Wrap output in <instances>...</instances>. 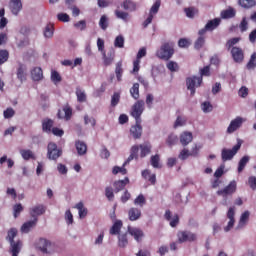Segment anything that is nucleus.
Masks as SVG:
<instances>
[{
	"label": "nucleus",
	"instance_id": "obj_1",
	"mask_svg": "<svg viewBox=\"0 0 256 256\" xmlns=\"http://www.w3.org/2000/svg\"><path fill=\"white\" fill-rule=\"evenodd\" d=\"M199 77L193 76L186 79L187 89L191 92V95H195V87H201V83H203V77H209L211 75V68L209 66H205L200 69Z\"/></svg>",
	"mask_w": 256,
	"mask_h": 256
},
{
	"label": "nucleus",
	"instance_id": "obj_2",
	"mask_svg": "<svg viewBox=\"0 0 256 256\" xmlns=\"http://www.w3.org/2000/svg\"><path fill=\"white\" fill-rule=\"evenodd\" d=\"M133 159H139V147L138 146H132L131 150H130V155L129 157L126 159V161L123 163L122 167L119 166H114L112 169V173L113 175H119V173H121V175H127V165H129V163H131V161H133Z\"/></svg>",
	"mask_w": 256,
	"mask_h": 256
},
{
	"label": "nucleus",
	"instance_id": "obj_3",
	"mask_svg": "<svg viewBox=\"0 0 256 256\" xmlns=\"http://www.w3.org/2000/svg\"><path fill=\"white\" fill-rule=\"evenodd\" d=\"M237 191V181L232 180L224 189L218 190L217 195L219 197H223L224 201L222 202V205L227 207L229 205L227 203V197H232L234 193Z\"/></svg>",
	"mask_w": 256,
	"mask_h": 256
},
{
	"label": "nucleus",
	"instance_id": "obj_4",
	"mask_svg": "<svg viewBox=\"0 0 256 256\" xmlns=\"http://www.w3.org/2000/svg\"><path fill=\"white\" fill-rule=\"evenodd\" d=\"M174 54L175 50L173 49V43L166 42L156 52V57H158V59H163L164 61H169V59H171V57H173Z\"/></svg>",
	"mask_w": 256,
	"mask_h": 256
},
{
	"label": "nucleus",
	"instance_id": "obj_5",
	"mask_svg": "<svg viewBox=\"0 0 256 256\" xmlns=\"http://www.w3.org/2000/svg\"><path fill=\"white\" fill-rule=\"evenodd\" d=\"M145 111V101L138 100L131 108L130 115L135 118L136 123H141V115Z\"/></svg>",
	"mask_w": 256,
	"mask_h": 256
},
{
	"label": "nucleus",
	"instance_id": "obj_6",
	"mask_svg": "<svg viewBox=\"0 0 256 256\" xmlns=\"http://www.w3.org/2000/svg\"><path fill=\"white\" fill-rule=\"evenodd\" d=\"M239 149H241V142H238L235 146H233L232 149H222L221 151V157L222 161L225 163V161H231L235 155L239 152Z\"/></svg>",
	"mask_w": 256,
	"mask_h": 256
},
{
	"label": "nucleus",
	"instance_id": "obj_7",
	"mask_svg": "<svg viewBox=\"0 0 256 256\" xmlns=\"http://www.w3.org/2000/svg\"><path fill=\"white\" fill-rule=\"evenodd\" d=\"M177 238L179 243H193V241H197V234L187 230L179 231Z\"/></svg>",
	"mask_w": 256,
	"mask_h": 256
},
{
	"label": "nucleus",
	"instance_id": "obj_8",
	"mask_svg": "<svg viewBox=\"0 0 256 256\" xmlns=\"http://www.w3.org/2000/svg\"><path fill=\"white\" fill-rule=\"evenodd\" d=\"M48 159H52V161H57L58 157H61V155H63V151H61V149H59L57 147V144H55L54 142H50L48 144Z\"/></svg>",
	"mask_w": 256,
	"mask_h": 256
},
{
	"label": "nucleus",
	"instance_id": "obj_9",
	"mask_svg": "<svg viewBox=\"0 0 256 256\" xmlns=\"http://www.w3.org/2000/svg\"><path fill=\"white\" fill-rule=\"evenodd\" d=\"M147 55V48H141L138 53L136 59L133 61V70L132 73H139V65L141 63V59Z\"/></svg>",
	"mask_w": 256,
	"mask_h": 256
},
{
	"label": "nucleus",
	"instance_id": "obj_10",
	"mask_svg": "<svg viewBox=\"0 0 256 256\" xmlns=\"http://www.w3.org/2000/svg\"><path fill=\"white\" fill-rule=\"evenodd\" d=\"M128 233L129 235H131V237H134L137 243H141V240L143 239V237H145V233L143 232V230L137 227L128 226Z\"/></svg>",
	"mask_w": 256,
	"mask_h": 256
},
{
	"label": "nucleus",
	"instance_id": "obj_11",
	"mask_svg": "<svg viewBox=\"0 0 256 256\" xmlns=\"http://www.w3.org/2000/svg\"><path fill=\"white\" fill-rule=\"evenodd\" d=\"M230 53L235 63H243V59H245L243 49H241L240 47H232V49L230 50Z\"/></svg>",
	"mask_w": 256,
	"mask_h": 256
},
{
	"label": "nucleus",
	"instance_id": "obj_12",
	"mask_svg": "<svg viewBox=\"0 0 256 256\" xmlns=\"http://www.w3.org/2000/svg\"><path fill=\"white\" fill-rule=\"evenodd\" d=\"M227 219H229V222L227 226L224 228V231L228 233L230 229H233L235 225V206H232L228 209L227 212Z\"/></svg>",
	"mask_w": 256,
	"mask_h": 256
},
{
	"label": "nucleus",
	"instance_id": "obj_13",
	"mask_svg": "<svg viewBox=\"0 0 256 256\" xmlns=\"http://www.w3.org/2000/svg\"><path fill=\"white\" fill-rule=\"evenodd\" d=\"M241 125H243V118L237 117L230 122V125L227 128V133H235V131H237Z\"/></svg>",
	"mask_w": 256,
	"mask_h": 256
},
{
	"label": "nucleus",
	"instance_id": "obj_14",
	"mask_svg": "<svg viewBox=\"0 0 256 256\" xmlns=\"http://www.w3.org/2000/svg\"><path fill=\"white\" fill-rule=\"evenodd\" d=\"M122 9L124 11H128V13H133L134 11H137V3L133 0H124L121 3Z\"/></svg>",
	"mask_w": 256,
	"mask_h": 256
},
{
	"label": "nucleus",
	"instance_id": "obj_15",
	"mask_svg": "<svg viewBox=\"0 0 256 256\" xmlns=\"http://www.w3.org/2000/svg\"><path fill=\"white\" fill-rule=\"evenodd\" d=\"M193 141V133L189 131H184L180 134V143L183 147H187L189 143Z\"/></svg>",
	"mask_w": 256,
	"mask_h": 256
},
{
	"label": "nucleus",
	"instance_id": "obj_16",
	"mask_svg": "<svg viewBox=\"0 0 256 256\" xmlns=\"http://www.w3.org/2000/svg\"><path fill=\"white\" fill-rule=\"evenodd\" d=\"M129 185V177H125L124 180H118L113 183L115 193H119V191H123L125 187Z\"/></svg>",
	"mask_w": 256,
	"mask_h": 256
},
{
	"label": "nucleus",
	"instance_id": "obj_17",
	"mask_svg": "<svg viewBox=\"0 0 256 256\" xmlns=\"http://www.w3.org/2000/svg\"><path fill=\"white\" fill-rule=\"evenodd\" d=\"M130 133L134 139H141V135H143V127H141V123H137L130 128Z\"/></svg>",
	"mask_w": 256,
	"mask_h": 256
},
{
	"label": "nucleus",
	"instance_id": "obj_18",
	"mask_svg": "<svg viewBox=\"0 0 256 256\" xmlns=\"http://www.w3.org/2000/svg\"><path fill=\"white\" fill-rule=\"evenodd\" d=\"M9 7L13 15H19V11L23 9V4L21 3V0H11Z\"/></svg>",
	"mask_w": 256,
	"mask_h": 256
},
{
	"label": "nucleus",
	"instance_id": "obj_19",
	"mask_svg": "<svg viewBox=\"0 0 256 256\" xmlns=\"http://www.w3.org/2000/svg\"><path fill=\"white\" fill-rule=\"evenodd\" d=\"M102 55L105 67H109L115 61V50H110L107 54L102 52Z\"/></svg>",
	"mask_w": 256,
	"mask_h": 256
},
{
	"label": "nucleus",
	"instance_id": "obj_20",
	"mask_svg": "<svg viewBox=\"0 0 256 256\" xmlns=\"http://www.w3.org/2000/svg\"><path fill=\"white\" fill-rule=\"evenodd\" d=\"M45 211H46L45 206L37 205V206H34L32 209H30V216L33 219H37L40 215L45 214Z\"/></svg>",
	"mask_w": 256,
	"mask_h": 256
},
{
	"label": "nucleus",
	"instance_id": "obj_21",
	"mask_svg": "<svg viewBox=\"0 0 256 256\" xmlns=\"http://www.w3.org/2000/svg\"><path fill=\"white\" fill-rule=\"evenodd\" d=\"M10 253L12 256H19V253H21V247H23V242L20 240H17L16 242H10Z\"/></svg>",
	"mask_w": 256,
	"mask_h": 256
},
{
	"label": "nucleus",
	"instance_id": "obj_22",
	"mask_svg": "<svg viewBox=\"0 0 256 256\" xmlns=\"http://www.w3.org/2000/svg\"><path fill=\"white\" fill-rule=\"evenodd\" d=\"M134 147H138V151L140 149V157L143 159L144 157H147V155H149V153H151V144L149 143H144V144H140L139 146L134 145Z\"/></svg>",
	"mask_w": 256,
	"mask_h": 256
},
{
	"label": "nucleus",
	"instance_id": "obj_23",
	"mask_svg": "<svg viewBox=\"0 0 256 256\" xmlns=\"http://www.w3.org/2000/svg\"><path fill=\"white\" fill-rule=\"evenodd\" d=\"M39 249L40 251H42V253H51V251H49V249H51V242H49L47 239L45 238H41L39 240Z\"/></svg>",
	"mask_w": 256,
	"mask_h": 256
},
{
	"label": "nucleus",
	"instance_id": "obj_24",
	"mask_svg": "<svg viewBox=\"0 0 256 256\" xmlns=\"http://www.w3.org/2000/svg\"><path fill=\"white\" fill-rule=\"evenodd\" d=\"M38 221H39V219L35 218L33 220H30V221L24 223L21 227V232L22 233H29L31 231V229H33V227H35V225H37Z\"/></svg>",
	"mask_w": 256,
	"mask_h": 256
},
{
	"label": "nucleus",
	"instance_id": "obj_25",
	"mask_svg": "<svg viewBox=\"0 0 256 256\" xmlns=\"http://www.w3.org/2000/svg\"><path fill=\"white\" fill-rule=\"evenodd\" d=\"M128 217L130 221H137L138 219H141V209L130 208L128 211Z\"/></svg>",
	"mask_w": 256,
	"mask_h": 256
},
{
	"label": "nucleus",
	"instance_id": "obj_26",
	"mask_svg": "<svg viewBox=\"0 0 256 256\" xmlns=\"http://www.w3.org/2000/svg\"><path fill=\"white\" fill-rule=\"evenodd\" d=\"M31 78L33 81H41L43 79V69L41 67H34L31 71Z\"/></svg>",
	"mask_w": 256,
	"mask_h": 256
},
{
	"label": "nucleus",
	"instance_id": "obj_27",
	"mask_svg": "<svg viewBox=\"0 0 256 256\" xmlns=\"http://www.w3.org/2000/svg\"><path fill=\"white\" fill-rule=\"evenodd\" d=\"M219 25H221V18H214L213 20H209L205 27L208 31H215Z\"/></svg>",
	"mask_w": 256,
	"mask_h": 256
},
{
	"label": "nucleus",
	"instance_id": "obj_28",
	"mask_svg": "<svg viewBox=\"0 0 256 256\" xmlns=\"http://www.w3.org/2000/svg\"><path fill=\"white\" fill-rule=\"evenodd\" d=\"M75 147L78 155H87V144H85V142L77 140L75 142Z\"/></svg>",
	"mask_w": 256,
	"mask_h": 256
},
{
	"label": "nucleus",
	"instance_id": "obj_29",
	"mask_svg": "<svg viewBox=\"0 0 256 256\" xmlns=\"http://www.w3.org/2000/svg\"><path fill=\"white\" fill-rule=\"evenodd\" d=\"M123 227V222L121 220H118L114 222L112 227L110 228V235H119L121 233V228Z\"/></svg>",
	"mask_w": 256,
	"mask_h": 256
},
{
	"label": "nucleus",
	"instance_id": "obj_30",
	"mask_svg": "<svg viewBox=\"0 0 256 256\" xmlns=\"http://www.w3.org/2000/svg\"><path fill=\"white\" fill-rule=\"evenodd\" d=\"M142 177L144 179H148L151 185H155V183H157V176L155 174H151V171L147 169L142 171Z\"/></svg>",
	"mask_w": 256,
	"mask_h": 256
},
{
	"label": "nucleus",
	"instance_id": "obj_31",
	"mask_svg": "<svg viewBox=\"0 0 256 256\" xmlns=\"http://www.w3.org/2000/svg\"><path fill=\"white\" fill-rule=\"evenodd\" d=\"M235 15H237V12L233 8H228L221 12L220 17L222 19H233Z\"/></svg>",
	"mask_w": 256,
	"mask_h": 256
},
{
	"label": "nucleus",
	"instance_id": "obj_32",
	"mask_svg": "<svg viewBox=\"0 0 256 256\" xmlns=\"http://www.w3.org/2000/svg\"><path fill=\"white\" fill-rule=\"evenodd\" d=\"M53 120L51 119H44L42 122V130L44 133H51L53 130Z\"/></svg>",
	"mask_w": 256,
	"mask_h": 256
},
{
	"label": "nucleus",
	"instance_id": "obj_33",
	"mask_svg": "<svg viewBox=\"0 0 256 256\" xmlns=\"http://www.w3.org/2000/svg\"><path fill=\"white\" fill-rule=\"evenodd\" d=\"M17 79H19L20 83L27 81V73H25V66H23V64L18 67Z\"/></svg>",
	"mask_w": 256,
	"mask_h": 256
},
{
	"label": "nucleus",
	"instance_id": "obj_34",
	"mask_svg": "<svg viewBox=\"0 0 256 256\" xmlns=\"http://www.w3.org/2000/svg\"><path fill=\"white\" fill-rule=\"evenodd\" d=\"M250 215L251 214L249 213V211H245L244 213L241 214L239 224H238L239 228H243L247 225Z\"/></svg>",
	"mask_w": 256,
	"mask_h": 256
},
{
	"label": "nucleus",
	"instance_id": "obj_35",
	"mask_svg": "<svg viewBox=\"0 0 256 256\" xmlns=\"http://www.w3.org/2000/svg\"><path fill=\"white\" fill-rule=\"evenodd\" d=\"M76 209H78L80 219H85L87 217L88 211H87V208H85V206L83 205V202L77 203Z\"/></svg>",
	"mask_w": 256,
	"mask_h": 256
},
{
	"label": "nucleus",
	"instance_id": "obj_36",
	"mask_svg": "<svg viewBox=\"0 0 256 256\" xmlns=\"http://www.w3.org/2000/svg\"><path fill=\"white\" fill-rule=\"evenodd\" d=\"M115 15L117 19H122L125 23H127L131 17V15L128 14V12L121 11V10H115Z\"/></svg>",
	"mask_w": 256,
	"mask_h": 256
},
{
	"label": "nucleus",
	"instance_id": "obj_37",
	"mask_svg": "<svg viewBox=\"0 0 256 256\" xmlns=\"http://www.w3.org/2000/svg\"><path fill=\"white\" fill-rule=\"evenodd\" d=\"M76 96H77V101L79 103H85L87 101V94H85V91H83L81 88H76Z\"/></svg>",
	"mask_w": 256,
	"mask_h": 256
},
{
	"label": "nucleus",
	"instance_id": "obj_38",
	"mask_svg": "<svg viewBox=\"0 0 256 256\" xmlns=\"http://www.w3.org/2000/svg\"><path fill=\"white\" fill-rule=\"evenodd\" d=\"M20 154L22 155V158L25 161H29V159H35V155L33 154V151H31L29 149L20 150Z\"/></svg>",
	"mask_w": 256,
	"mask_h": 256
},
{
	"label": "nucleus",
	"instance_id": "obj_39",
	"mask_svg": "<svg viewBox=\"0 0 256 256\" xmlns=\"http://www.w3.org/2000/svg\"><path fill=\"white\" fill-rule=\"evenodd\" d=\"M249 163V156H244L240 159L238 163V173H243L246 165Z\"/></svg>",
	"mask_w": 256,
	"mask_h": 256
},
{
	"label": "nucleus",
	"instance_id": "obj_40",
	"mask_svg": "<svg viewBox=\"0 0 256 256\" xmlns=\"http://www.w3.org/2000/svg\"><path fill=\"white\" fill-rule=\"evenodd\" d=\"M54 31H55V28L53 24H47L44 29V37H46L47 39H51V37H53Z\"/></svg>",
	"mask_w": 256,
	"mask_h": 256
},
{
	"label": "nucleus",
	"instance_id": "obj_41",
	"mask_svg": "<svg viewBox=\"0 0 256 256\" xmlns=\"http://www.w3.org/2000/svg\"><path fill=\"white\" fill-rule=\"evenodd\" d=\"M240 41H241L240 37H234V38H231V39L227 40L226 49L228 51L233 49V47H235V45H237V43H239Z\"/></svg>",
	"mask_w": 256,
	"mask_h": 256
},
{
	"label": "nucleus",
	"instance_id": "obj_42",
	"mask_svg": "<svg viewBox=\"0 0 256 256\" xmlns=\"http://www.w3.org/2000/svg\"><path fill=\"white\" fill-rule=\"evenodd\" d=\"M255 0H239V5L244 9H251V7H255Z\"/></svg>",
	"mask_w": 256,
	"mask_h": 256
},
{
	"label": "nucleus",
	"instance_id": "obj_43",
	"mask_svg": "<svg viewBox=\"0 0 256 256\" xmlns=\"http://www.w3.org/2000/svg\"><path fill=\"white\" fill-rule=\"evenodd\" d=\"M115 73H116L117 81H121V77H123V62L121 61L117 62Z\"/></svg>",
	"mask_w": 256,
	"mask_h": 256
},
{
	"label": "nucleus",
	"instance_id": "obj_44",
	"mask_svg": "<svg viewBox=\"0 0 256 256\" xmlns=\"http://www.w3.org/2000/svg\"><path fill=\"white\" fill-rule=\"evenodd\" d=\"M114 47H117L118 49H123V47H125V38L123 35H119L115 38Z\"/></svg>",
	"mask_w": 256,
	"mask_h": 256
},
{
	"label": "nucleus",
	"instance_id": "obj_45",
	"mask_svg": "<svg viewBox=\"0 0 256 256\" xmlns=\"http://www.w3.org/2000/svg\"><path fill=\"white\" fill-rule=\"evenodd\" d=\"M184 12L186 13V17L193 19V17L199 13V10H197L195 7H188L184 9Z\"/></svg>",
	"mask_w": 256,
	"mask_h": 256
},
{
	"label": "nucleus",
	"instance_id": "obj_46",
	"mask_svg": "<svg viewBox=\"0 0 256 256\" xmlns=\"http://www.w3.org/2000/svg\"><path fill=\"white\" fill-rule=\"evenodd\" d=\"M159 161H161V158L158 154L151 156L150 163L154 169H161V165L159 164Z\"/></svg>",
	"mask_w": 256,
	"mask_h": 256
},
{
	"label": "nucleus",
	"instance_id": "obj_47",
	"mask_svg": "<svg viewBox=\"0 0 256 256\" xmlns=\"http://www.w3.org/2000/svg\"><path fill=\"white\" fill-rule=\"evenodd\" d=\"M184 125H187V118L177 116L176 121L174 122V129H177V127H183Z\"/></svg>",
	"mask_w": 256,
	"mask_h": 256
},
{
	"label": "nucleus",
	"instance_id": "obj_48",
	"mask_svg": "<svg viewBox=\"0 0 256 256\" xmlns=\"http://www.w3.org/2000/svg\"><path fill=\"white\" fill-rule=\"evenodd\" d=\"M130 95L133 99H139V83H134L130 89Z\"/></svg>",
	"mask_w": 256,
	"mask_h": 256
},
{
	"label": "nucleus",
	"instance_id": "obj_49",
	"mask_svg": "<svg viewBox=\"0 0 256 256\" xmlns=\"http://www.w3.org/2000/svg\"><path fill=\"white\" fill-rule=\"evenodd\" d=\"M99 26L103 31L107 30V27H109V19L106 15H102L99 21Z\"/></svg>",
	"mask_w": 256,
	"mask_h": 256
},
{
	"label": "nucleus",
	"instance_id": "obj_50",
	"mask_svg": "<svg viewBox=\"0 0 256 256\" xmlns=\"http://www.w3.org/2000/svg\"><path fill=\"white\" fill-rule=\"evenodd\" d=\"M9 61V51L2 49L0 50V65L7 63Z\"/></svg>",
	"mask_w": 256,
	"mask_h": 256
},
{
	"label": "nucleus",
	"instance_id": "obj_51",
	"mask_svg": "<svg viewBox=\"0 0 256 256\" xmlns=\"http://www.w3.org/2000/svg\"><path fill=\"white\" fill-rule=\"evenodd\" d=\"M145 203H147V199H145L143 194H139L134 200V205H138L139 207H143Z\"/></svg>",
	"mask_w": 256,
	"mask_h": 256
},
{
	"label": "nucleus",
	"instance_id": "obj_52",
	"mask_svg": "<svg viewBox=\"0 0 256 256\" xmlns=\"http://www.w3.org/2000/svg\"><path fill=\"white\" fill-rule=\"evenodd\" d=\"M3 163H7V167L9 169L15 165V161H13L11 158L7 159V155H4L0 158V165H3Z\"/></svg>",
	"mask_w": 256,
	"mask_h": 256
},
{
	"label": "nucleus",
	"instance_id": "obj_53",
	"mask_svg": "<svg viewBox=\"0 0 256 256\" xmlns=\"http://www.w3.org/2000/svg\"><path fill=\"white\" fill-rule=\"evenodd\" d=\"M15 237H17V229L11 228L8 231V235H7L6 239L9 241V243H14Z\"/></svg>",
	"mask_w": 256,
	"mask_h": 256
},
{
	"label": "nucleus",
	"instance_id": "obj_54",
	"mask_svg": "<svg viewBox=\"0 0 256 256\" xmlns=\"http://www.w3.org/2000/svg\"><path fill=\"white\" fill-rule=\"evenodd\" d=\"M118 245L119 247H127V245H129L127 234H122L118 237Z\"/></svg>",
	"mask_w": 256,
	"mask_h": 256
},
{
	"label": "nucleus",
	"instance_id": "obj_55",
	"mask_svg": "<svg viewBox=\"0 0 256 256\" xmlns=\"http://www.w3.org/2000/svg\"><path fill=\"white\" fill-rule=\"evenodd\" d=\"M160 7H161V0H156L155 3L150 8V15H157V13H159Z\"/></svg>",
	"mask_w": 256,
	"mask_h": 256
},
{
	"label": "nucleus",
	"instance_id": "obj_56",
	"mask_svg": "<svg viewBox=\"0 0 256 256\" xmlns=\"http://www.w3.org/2000/svg\"><path fill=\"white\" fill-rule=\"evenodd\" d=\"M63 111L65 113L64 119H66V121H69V119H71V117L73 116V109L71 108V106L66 105L63 107Z\"/></svg>",
	"mask_w": 256,
	"mask_h": 256
},
{
	"label": "nucleus",
	"instance_id": "obj_57",
	"mask_svg": "<svg viewBox=\"0 0 256 256\" xmlns=\"http://www.w3.org/2000/svg\"><path fill=\"white\" fill-rule=\"evenodd\" d=\"M166 67H167V69H169V71H172V73L179 71V64H177V62H175V61H169L166 64Z\"/></svg>",
	"mask_w": 256,
	"mask_h": 256
},
{
	"label": "nucleus",
	"instance_id": "obj_58",
	"mask_svg": "<svg viewBox=\"0 0 256 256\" xmlns=\"http://www.w3.org/2000/svg\"><path fill=\"white\" fill-rule=\"evenodd\" d=\"M205 45V36H199L198 39L194 43V48L199 50Z\"/></svg>",
	"mask_w": 256,
	"mask_h": 256
},
{
	"label": "nucleus",
	"instance_id": "obj_59",
	"mask_svg": "<svg viewBox=\"0 0 256 256\" xmlns=\"http://www.w3.org/2000/svg\"><path fill=\"white\" fill-rule=\"evenodd\" d=\"M178 141L177 135L175 134H170L166 140V143L169 147H173Z\"/></svg>",
	"mask_w": 256,
	"mask_h": 256
},
{
	"label": "nucleus",
	"instance_id": "obj_60",
	"mask_svg": "<svg viewBox=\"0 0 256 256\" xmlns=\"http://www.w3.org/2000/svg\"><path fill=\"white\" fill-rule=\"evenodd\" d=\"M255 67H256V53L254 52L251 55L249 62L247 63V69L251 70V69H255Z\"/></svg>",
	"mask_w": 256,
	"mask_h": 256
},
{
	"label": "nucleus",
	"instance_id": "obj_61",
	"mask_svg": "<svg viewBox=\"0 0 256 256\" xmlns=\"http://www.w3.org/2000/svg\"><path fill=\"white\" fill-rule=\"evenodd\" d=\"M4 119H11V117H15V110L11 107L7 108L3 112Z\"/></svg>",
	"mask_w": 256,
	"mask_h": 256
},
{
	"label": "nucleus",
	"instance_id": "obj_62",
	"mask_svg": "<svg viewBox=\"0 0 256 256\" xmlns=\"http://www.w3.org/2000/svg\"><path fill=\"white\" fill-rule=\"evenodd\" d=\"M105 195H106L108 201H113V199H115V194L113 193L112 187L105 188Z\"/></svg>",
	"mask_w": 256,
	"mask_h": 256
},
{
	"label": "nucleus",
	"instance_id": "obj_63",
	"mask_svg": "<svg viewBox=\"0 0 256 256\" xmlns=\"http://www.w3.org/2000/svg\"><path fill=\"white\" fill-rule=\"evenodd\" d=\"M13 211H14V217L17 219L21 215V212L23 211V205L21 204H16L13 206Z\"/></svg>",
	"mask_w": 256,
	"mask_h": 256
},
{
	"label": "nucleus",
	"instance_id": "obj_64",
	"mask_svg": "<svg viewBox=\"0 0 256 256\" xmlns=\"http://www.w3.org/2000/svg\"><path fill=\"white\" fill-rule=\"evenodd\" d=\"M51 80L53 81V83H61V74H59V72L55 70L52 71Z\"/></svg>",
	"mask_w": 256,
	"mask_h": 256
}]
</instances>
